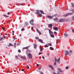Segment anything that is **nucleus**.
I'll return each instance as SVG.
<instances>
[{"label": "nucleus", "instance_id": "aec40b11", "mask_svg": "<svg viewBox=\"0 0 74 74\" xmlns=\"http://www.w3.org/2000/svg\"><path fill=\"white\" fill-rule=\"evenodd\" d=\"M3 16H4L5 17H6V18H8V17H9V16H7V15L5 14H3Z\"/></svg>", "mask_w": 74, "mask_h": 74}, {"label": "nucleus", "instance_id": "39448f33", "mask_svg": "<svg viewBox=\"0 0 74 74\" xmlns=\"http://www.w3.org/2000/svg\"><path fill=\"white\" fill-rule=\"evenodd\" d=\"M49 33L51 35V34H53V32H52L51 31V30L50 29H48Z\"/></svg>", "mask_w": 74, "mask_h": 74}, {"label": "nucleus", "instance_id": "6e6552de", "mask_svg": "<svg viewBox=\"0 0 74 74\" xmlns=\"http://www.w3.org/2000/svg\"><path fill=\"white\" fill-rule=\"evenodd\" d=\"M57 69L59 72H60L61 73H62V72H63V71H62V69L60 68H58Z\"/></svg>", "mask_w": 74, "mask_h": 74}, {"label": "nucleus", "instance_id": "79ce46f5", "mask_svg": "<svg viewBox=\"0 0 74 74\" xmlns=\"http://www.w3.org/2000/svg\"><path fill=\"white\" fill-rule=\"evenodd\" d=\"M72 32L74 33V29H72Z\"/></svg>", "mask_w": 74, "mask_h": 74}, {"label": "nucleus", "instance_id": "c03bdc74", "mask_svg": "<svg viewBox=\"0 0 74 74\" xmlns=\"http://www.w3.org/2000/svg\"><path fill=\"white\" fill-rule=\"evenodd\" d=\"M31 30H33V27H31Z\"/></svg>", "mask_w": 74, "mask_h": 74}, {"label": "nucleus", "instance_id": "412c9836", "mask_svg": "<svg viewBox=\"0 0 74 74\" xmlns=\"http://www.w3.org/2000/svg\"><path fill=\"white\" fill-rule=\"evenodd\" d=\"M64 36H65V37H66L68 35L66 33H64Z\"/></svg>", "mask_w": 74, "mask_h": 74}, {"label": "nucleus", "instance_id": "5fc2aeb1", "mask_svg": "<svg viewBox=\"0 0 74 74\" xmlns=\"http://www.w3.org/2000/svg\"><path fill=\"white\" fill-rule=\"evenodd\" d=\"M3 37L1 38V40H3Z\"/></svg>", "mask_w": 74, "mask_h": 74}, {"label": "nucleus", "instance_id": "dca6fc26", "mask_svg": "<svg viewBox=\"0 0 74 74\" xmlns=\"http://www.w3.org/2000/svg\"><path fill=\"white\" fill-rule=\"evenodd\" d=\"M40 13L41 14H44V12L42 11V10H40Z\"/></svg>", "mask_w": 74, "mask_h": 74}, {"label": "nucleus", "instance_id": "3c124183", "mask_svg": "<svg viewBox=\"0 0 74 74\" xmlns=\"http://www.w3.org/2000/svg\"><path fill=\"white\" fill-rule=\"evenodd\" d=\"M4 27H2V29H3V30H4Z\"/></svg>", "mask_w": 74, "mask_h": 74}, {"label": "nucleus", "instance_id": "37998d69", "mask_svg": "<svg viewBox=\"0 0 74 74\" xmlns=\"http://www.w3.org/2000/svg\"><path fill=\"white\" fill-rule=\"evenodd\" d=\"M21 31H23V30H25V29H21Z\"/></svg>", "mask_w": 74, "mask_h": 74}, {"label": "nucleus", "instance_id": "423d86ee", "mask_svg": "<svg viewBox=\"0 0 74 74\" xmlns=\"http://www.w3.org/2000/svg\"><path fill=\"white\" fill-rule=\"evenodd\" d=\"M65 55H68L69 54V52L67 51V50L65 51Z\"/></svg>", "mask_w": 74, "mask_h": 74}, {"label": "nucleus", "instance_id": "f257e3e1", "mask_svg": "<svg viewBox=\"0 0 74 74\" xmlns=\"http://www.w3.org/2000/svg\"><path fill=\"white\" fill-rule=\"evenodd\" d=\"M73 15V13H68L66 14H64L63 15L64 16H69V15Z\"/></svg>", "mask_w": 74, "mask_h": 74}, {"label": "nucleus", "instance_id": "58836bf2", "mask_svg": "<svg viewBox=\"0 0 74 74\" xmlns=\"http://www.w3.org/2000/svg\"><path fill=\"white\" fill-rule=\"evenodd\" d=\"M14 31H12V34H13V35H14Z\"/></svg>", "mask_w": 74, "mask_h": 74}, {"label": "nucleus", "instance_id": "e433bc0d", "mask_svg": "<svg viewBox=\"0 0 74 74\" xmlns=\"http://www.w3.org/2000/svg\"><path fill=\"white\" fill-rule=\"evenodd\" d=\"M49 46H52V44H51V43L49 44Z\"/></svg>", "mask_w": 74, "mask_h": 74}, {"label": "nucleus", "instance_id": "de8ad7c7", "mask_svg": "<svg viewBox=\"0 0 74 74\" xmlns=\"http://www.w3.org/2000/svg\"><path fill=\"white\" fill-rule=\"evenodd\" d=\"M10 12H8V15H10Z\"/></svg>", "mask_w": 74, "mask_h": 74}, {"label": "nucleus", "instance_id": "a19ab883", "mask_svg": "<svg viewBox=\"0 0 74 74\" xmlns=\"http://www.w3.org/2000/svg\"><path fill=\"white\" fill-rule=\"evenodd\" d=\"M42 53H39L38 54V55H41V54H42Z\"/></svg>", "mask_w": 74, "mask_h": 74}, {"label": "nucleus", "instance_id": "a18cd8bd", "mask_svg": "<svg viewBox=\"0 0 74 74\" xmlns=\"http://www.w3.org/2000/svg\"><path fill=\"white\" fill-rule=\"evenodd\" d=\"M38 67H39V64H37V65H36Z\"/></svg>", "mask_w": 74, "mask_h": 74}, {"label": "nucleus", "instance_id": "a211bd4d", "mask_svg": "<svg viewBox=\"0 0 74 74\" xmlns=\"http://www.w3.org/2000/svg\"><path fill=\"white\" fill-rule=\"evenodd\" d=\"M34 47L35 49H36V48H37V45L36 44H35L34 45Z\"/></svg>", "mask_w": 74, "mask_h": 74}, {"label": "nucleus", "instance_id": "f3484780", "mask_svg": "<svg viewBox=\"0 0 74 74\" xmlns=\"http://www.w3.org/2000/svg\"><path fill=\"white\" fill-rule=\"evenodd\" d=\"M8 47H10V46H14L11 43H9V45H8Z\"/></svg>", "mask_w": 74, "mask_h": 74}, {"label": "nucleus", "instance_id": "a878e982", "mask_svg": "<svg viewBox=\"0 0 74 74\" xmlns=\"http://www.w3.org/2000/svg\"><path fill=\"white\" fill-rule=\"evenodd\" d=\"M52 34L51 35V37H53H53H54V35L53 34Z\"/></svg>", "mask_w": 74, "mask_h": 74}, {"label": "nucleus", "instance_id": "4c0bfd02", "mask_svg": "<svg viewBox=\"0 0 74 74\" xmlns=\"http://www.w3.org/2000/svg\"><path fill=\"white\" fill-rule=\"evenodd\" d=\"M56 65V62H55V63H54V65Z\"/></svg>", "mask_w": 74, "mask_h": 74}, {"label": "nucleus", "instance_id": "49530a36", "mask_svg": "<svg viewBox=\"0 0 74 74\" xmlns=\"http://www.w3.org/2000/svg\"><path fill=\"white\" fill-rule=\"evenodd\" d=\"M40 74H44V73H43V72H41V73H40Z\"/></svg>", "mask_w": 74, "mask_h": 74}, {"label": "nucleus", "instance_id": "f03ea898", "mask_svg": "<svg viewBox=\"0 0 74 74\" xmlns=\"http://www.w3.org/2000/svg\"><path fill=\"white\" fill-rule=\"evenodd\" d=\"M33 22H34V20H33V19H32L29 21L30 23L31 24V25H34L33 24Z\"/></svg>", "mask_w": 74, "mask_h": 74}, {"label": "nucleus", "instance_id": "393cba45", "mask_svg": "<svg viewBox=\"0 0 74 74\" xmlns=\"http://www.w3.org/2000/svg\"><path fill=\"white\" fill-rule=\"evenodd\" d=\"M38 15H39V17H42V14H38Z\"/></svg>", "mask_w": 74, "mask_h": 74}, {"label": "nucleus", "instance_id": "9d476101", "mask_svg": "<svg viewBox=\"0 0 74 74\" xmlns=\"http://www.w3.org/2000/svg\"><path fill=\"white\" fill-rule=\"evenodd\" d=\"M38 41L39 42H41V43H44V42H43V41L41 39H39Z\"/></svg>", "mask_w": 74, "mask_h": 74}, {"label": "nucleus", "instance_id": "f8f14e48", "mask_svg": "<svg viewBox=\"0 0 74 74\" xmlns=\"http://www.w3.org/2000/svg\"><path fill=\"white\" fill-rule=\"evenodd\" d=\"M21 58L22 59H23V60H26V57H21Z\"/></svg>", "mask_w": 74, "mask_h": 74}, {"label": "nucleus", "instance_id": "774afa93", "mask_svg": "<svg viewBox=\"0 0 74 74\" xmlns=\"http://www.w3.org/2000/svg\"><path fill=\"white\" fill-rule=\"evenodd\" d=\"M58 40H59V39H58V40H56V41L57 42V41H58Z\"/></svg>", "mask_w": 74, "mask_h": 74}, {"label": "nucleus", "instance_id": "5701e85b", "mask_svg": "<svg viewBox=\"0 0 74 74\" xmlns=\"http://www.w3.org/2000/svg\"><path fill=\"white\" fill-rule=\"evenodd\" d=\"M52 26V25L51 24H49L48 25V27H51V26Z\"/></svg>", "mask_w": 74, "mask_h": 74}, {"label": "nucleus", "instance_id": "338daca9", "mask_svg": "<svg viewBox=\"0 0 74 74\" xmlns=\"http://www.w3.org/2000/svg\"><path fill=\"white\" fill-rule=\"evenodd\" d=\"M5 34V35H7V34Z\"/></svg>", "mask_w": 74, "mask_h": 74}, {"label": "nucleus", "instance_id": "c85d7f7f", "mask_svg": "<svg viewBox=\"0 0 74 74\" xmlns=\"http://www.w3.org/2000/svg\"><path fill=\"white\" fill-rule=\"evenodd\" d=\"M45 47H49V46H47V44H46L45 45Z\"/></svg>", "mask_w": 74, "mask_h": 74}, {"label": "nucleus", "instance_id": "f704fd0d", "mask_svg": "<svg viewBox=\"0 0 74 74\" xmlns=\"http://www.w3.org/2000/svg\"><path fill=\"white\" fill-rule=\"evenodd\" d=\"M25 25H26L27 26H28V23L26 22V23H25Z\"/></svg>", "mask_w": 74, "mask_h": 74}, {"label": "nucleus", "instance_id": "864d4df0", "mask_svg": "<svg viewBox=\"0 0 74 74\" xmlns=\"http://www.w3.org/2000/svg\"><path fill=\"white\" fill-rule=\"evenodd\" d=\"M41 67H40L38 69V70H40L41 69Z\"/></svg>", "mask_w": 74, "mask_h": 74}, {"label": "nucleus", "instance_id": "4468645a", "mask_svg": "<svg viewBox=\"0 0 74 74\" xmlns=\"http://www.w3.org/2000/svg\"><path fill=\"white\" fill-rule=\"evenodd\" d=\"M49 67L51 68L52 70H53V68L52 66L51 65H49Z\"/></svg>", "mask_w": 74, "mask_h": 74}, {"label": "nucleus", "instance_id": "bb28decb", "mask_svg": "<svg viewBox=\"0 0 74 74\" xmlns=\"http://www.w3.org/2000/svg\"><path fill=\"white\" fill-rule=\"evenodd\" d=\"M28 48H29V47H24L23 48V49H27Z\"/></svg>", "mask_w": 74, "mask_h": 74}, {"label": "nucleus", "instance_id": "ddd939ff", "mask_svg": "<svg viewBox=\"0 0 74 74\" xmlns=\"http://www.w3.org/2000/svg\"><path fill=\"white\" fill-rule=\"evenodd\" d=\"M54 30H56V31H59V30L58 29V28L57 27H55L54 28Z\"/></svg>", "mask_w": 74, "mask_h": 74}, {"label": "nucleus", "instance_id": "6ab92c4d", "mask_svg": "<svg viewBox=\"0 0 74 74\" xmlns=\"http://www.w3.org/2000/svg\"><path fill=\"white\" fill-rule=\"evenodd\" d=\"M47 17L49 18V19H52V17L51 16H47Z\"/></svg>", "mask_w": 74, "mask_h": 74}, {"label": "nucleus", "instance_id": "72a5a7b5", "mask_svg": "<svg viewBox=\"0 0 74 74\" xmlns=\"http://www.w3.org/2000/svg\"><path fill=\"white\" fill-rule=\"evenodd\" d=\"M66 69H69V66H67L66 68H65Z\"/></svg>", "mask_w": 74, "mask_h": 74}, {"label": "nucleus", "instance_id": "4d7b16f0", "mask_svg": "<svg viewBox=\"0 0 74 74\" xmlns=\"http://www.w3.org/2000/svg\"><path fill=\"white\" fill-rule=\"evenodd\" d=\"M47 55H48L49 56V54L48 53H47Z\"/></svg>", "mask_w": 74, "mask_h": 74}, {"label": "nucleus", "instance_id": "2f4dec72", "mask_svg": "<svg viewBox=\"0 0 74 74\" xmlns=\"http://www.w3.org/2000/svg\"><path fill=\"white\" fill-rule=\"evenodd\" d=\"M27 69H29V66L27 65Z\"/></svg>", "mask_w": 74, "mask_h": 74}, {"label": "nucleus", "instance_id": "b1692460", "mask_svg": "<svg viewBox=\"0 0 74 74\" xmlns=\"http://www.w3.org/2000/svg\"><path fill=\"white\" fill-rule=\"evenodd\" d=\"M50 49L51 50V51H52L53 50H54V49L53 47H50Z\"/></svg>", "mask_w": 74, "mask_h": 74}, {"label": "nucleus", "instance_id": "052dcab7", "mask_svg": "<svg viewBox=\"0 0 74 74\" xmlns=\"http://www.w3.org/2000/svg\"><path fill=\"white\" fill-rule=\"evenodd\" d=\"M70 52H72V50H70Z\"/></svg>", "mask_w": 74, "mask_h": 74}, {"label": "nucleus", "instance_id": "6e6d98bb", "mask_svg": "<svg viewBox=\"0 0 74 74\" xmlns=\"http://www.w3.org/2000/svg\"><path fill=\"white\" fill-rule=\"evenodd\" d=\"M24 69H22V71H24Z\"/></svg>", "mask_w": 74, "mask_h": 74}, {"label": "nucleus", "instance_id": "bf43d9fd", "mask_svg": "<svg viewBox=\"0 0 74 74\" xmlns=\"http://www.w3.org/2000/svg\"><path fill=\"white\" fill-rule=\"evenodd\" d=\"M57 74H60V73H59L58 72L57 73Z\"/></svg>", "mask_w": 74, "mask_h": 74}, {"label": "nucleus", "instance_id": "8fccbe9b", "mask_svg": "<svg viewBox=\"0 0 74 74\" xmlns=\"http://www.w3.org/2000/svg\"><path fill=\"white\" fill-rule=\"evenodd\" d=\"M17 45H20V44H19V43H17Z\"/></svg>", "mask_w": 74, "mask_h": 74}, {"label": "nucleus", "instance_id": "0e129e2a", "mask_svg": "<svg viewBox=\"0 0 74 74\" xmlns=\"http://www.w3.org/2000/svg\"><path fill=\"white\" fill-rule=\"evenodd\" d=\"M21 34L20 35V37H21Z\"/></svg>", "mask_w": 74, "mask_h": 74}, {"label": "nucleus", "instance_id": "603ef678", "mask_svg": "<svg viewBox=\"0 0 74 74\" xmlns=\"http://www.w3.org/2000/svg\"><path fill=\"white\" fill-rule=\"evenodd\" d=\"M18 5H22V4L20 3L18 4Z\"/></svg>", "mask_w": 74, "mask_h": 74}, {"label": "nucleus", "instance_id": "09e8293b", "mask_svg": "<svg viewBox=\"0 0 74 74\" xmlns=\"http://www.w3.org/2000/svg\"><path fill=\"white\" fill-rule=\"evenodd\" d=\"M54 33H55V34H57V32H54Z\"/></svg>", "mask_w": 74, "mask_h": 74}, {"label": "nucleus", "instance_id": "e2e57ef3", "mask_svg": "<svg viewBox=\"0 0 74 74\" xmlns=\"http://www.w3.org/2000/svg\"><path fill=\"white\" fill-rule=\"evenodd\" d=\"M14 45H16V43H14Z\"/></svg>", "mask_w": 74, "mask_h": 74}, {"label": "nucleus", "instance_id": "69168bd1", "mask_svg": "<svg viewBox=\"0 0 74 74\" xmlns=\"http://www.w3.org/2000/svg\"><path fill=\"white\" fill-rule=\"evenodd\" d=\"M5 36H3V38H5Z\"/></svg>", "mask_w": 74, "mask_h": 74}, {"label": "nucleus", "instance_id": "4be33fe9", "mask_svg": "<svg viewBox=\"0 0 74 74\" xmlns=\"http://www.w3.org/2000/svg\"><path fill=\"white\" fill-rule=\"evenodd\" d=\"M40 52H42V51H43V48L41 47L40 48Z\"/></svg>", "mask_w": 74, "mask_h": 74}, {"label": "nucleus", "instance_id": "680f3d73", "mask_svg": "<svg viewBox=\"0 0 74 74\" xmlns=\"http://www.w3.org/2000/svg\"><path fill=\"white\" fill-rule=\"evenodd\" d=\"M67 31H68V32H69V31H70V30L69 29H67Z\"/></svg>", "mask_w": 74, "mask_h": 74}, {"label": "nucleus", "instance_id": "20e7f679", "mask_svg": "<svg viewBox=\"0 0 74 74\" xmlns=\"http://www.w3.org/2000/svg\"><path fill=\"white\" fill-rule=\"evenodd\" d=\"M28 57L30 59H32V55L30 53H28Z\"/></svg>", "mask_w": 74, "mask_h": 74}, {"label": "nucleus", "instance_id": "1a4fd4ad", "mask_svg": "<svg viewBox=\"0 0 74 74\" xmlns=\"http://www.w3.org/2000/svg\"><path fill=\"white\" fill-rule=\"evenodd\" d=\"M35 14H40V11H39V10H37L36 11Z\"/></svg>", "mask_w": 74, "mask_h": 74}, {"label": "nucleus", "instance_id": "7ed1b4c3", "mask_svg": "<svg viewBox=\"0 0 74 74\" xmlns=\"http://www.w3.org/2000/svg\"><path fill=\"white\" fill-rule=\"evenodd\" d=\"M60 58L58 59H56V58H55V62H56L58 61V63H59L60 62Z\"/></svg>", "mask_w": 74, "mask_h": 74}, {"label": "nucleus", "instance_id": "7c9ffc66", "mask_svg": "<svg viewBox=\"0 0 74 74\" xmlns=\"http://www.w3.org/2000/svg\"><path fill=\"white\" fill-rule=\"evenodd\" d=\"M18 51L19 52V53H21V50L18 49Z\"/></svg>", "mask_w": 74, "mask_h": 74}, {"label": "nucleus", "instance_id": "ea45409f", "mask_svg": "<svg viewBox=\"0 0 74 74\" xmlns=\"http://www.w3.org/2000/svg\"><path fill=\"white\" fill-rule=\"evenodd\" d=\"M72 18L73 19V20H74V16H72Z\"/></svg>", "mask_w": 74, "mask_h": 74}, {"label": "nucleus", "instance_id": "473e14b6", "mask_svg": "<svg viewBox=\"0 0 74 74\" xmlns=\"http://www.w3.org/2000/svg\"><path fill=\"white\" fill-rule=\"evenodd\" d=\"M35 38L36 39H38V40H39V38L38 37H35Z\"/></svg>", "mask_w": 74, "mask_h": 74}, {"label": "nucleus", "instance_id": "13d9d810", "mask_svg": "<svg viewBox=\"0 0 74 74\" xmlns=\"http://www.w3.org/2000/svg\"><path fill=\"white\" fill-rule=\"evenodd\" d=\"M53 74H56V73L55 72H53Z\"/></svg>", "mask_w": 74, "mask_h": 74}, {"label": "nucleus", "instance_id": "9b49d317", "mask_svg": "<svg viewBox=\"0 0 74 74\" xmlns=\"http://www.w3.org/2000/svg\"><path fill=\"white\" fill-rule=\"evenodd\" d=\"M36 31L37 32V33H38L39 34H41V32H40V31H39V30H38V29H36Z\"/></svg>", "mask_w": 74, "mask_h": 74}, {"label": "nucleus", "instance_id": "0eeeda50", "mask_svg": "<svg viewBox=\"0 0 74 74\" xmlns=\"http://www.w3.org/2000/svg\"><path fill=\"white\" fill-rule=\"evenodd\" d=\"M64 19H60L59 22H64Z\"/></svg>", "mask_w": 74, "mask_h": 74}, {"label": "nucleus", "instance_id": "cd10ccee", "mask_svg": "<svg viewBox=\"0 0 74 74\" xmlns=\"http://www.w3.org/2000/svg\"><path fill=\"white\" fill-rule=\"evenodd\" d=\"M15 58H16V59H18V56H16Z\"/></svg>", "mask_w": 74, "mask_h": 74}, {"label": "nucleus", "instance_id": "c9c22d12", "mask_svg": "<svg viewBox=\"0 0 74 74\" xmlns=\"http://www.w3.org/2000/svg\"><path fill=\"white\" fill-rule=\"evenodd\" d=\"M42 59H45V57H44V56H42Z\"/></svg>", "mask_w": 74, "mask_h": 74}, {"label": "nucleus", "instance_id": "c756f323", "mask_svg": "<svg viewBox=\"0 0 74 74\" xmlns=\"http://www.w3.org/2000/svg\"><path fill=\"white\" fill-rule=\"evenodd\" d=\"M71 4L72 7H74V3H71Z\"/></svg>", "mask_w": 74, "mask_h": 74}, {"label": "nucleus", "instance_id": "2eb2a0df", "mask_svg": "<svg viewBox=\"0 0 74 74\" xmlns=\"http://www.w3.org/2000/svg\"><path fill=\"white\" fill-rule=\"evenodd\" d=\"M53 20H54V21H56H56H58V18H53Z\"/></svg>", "mask_w": 74, "mask_h": 74}]
</instances>
